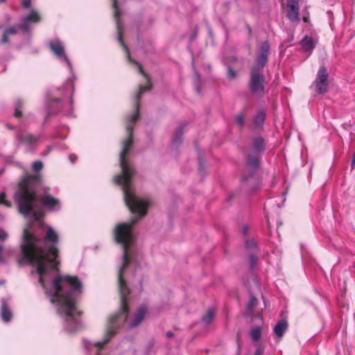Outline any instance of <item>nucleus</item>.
Masks as SVG:
<instances>
[{
	"mask_svg": "<svg viewBox=\"0 0 355 355\" xmlns=\"http://www.w3.org/2000/svg\"><path fill=\"white\" fill-rule=\"evenodd\" d=\"M308 20H309V17H303V21H304V22H307V21H308Z\"/></svg>",
	"mask_w": 355,
	"mask_h": 355,
	"instance_id": "nucleus-51",
	"label": "nucleus"
},
{
	"mask_svg": "<svg viewBox=\"0 0 355 355\" xmlns=\"http://www.w3.org/2000/svg\"><path fill=\"white\" fill-rule=\"evenodd\" d=\"M137 67L138 68L139 73L145 78V80L150 78V76L144 71V69L139 63V65H137Z\"/></svg>",
	"mask_w": 355,
	"mask_h": 355,
	"instance_id": "nucleus-34",
	"label": "nucleus"
},
{
	"mask_svg": "<svg viewBox=\"0 0 355 355\" xmlns=\"http://www.w3.org/2000/svg\"><path fill=\"white\" fill-rule=\"evenodd\" d=\"M256 242L254 240H248L245 241V247L248 249H253L256 247Z\"/></svg>",
	"mask_w": 355,
	"mask_h": 355,
	"instance_id": "nucleus-36",
	"label": "nucleus"
},
{
	"mask_svg": "<svg viewBox=\"0 0 355 355\" xmlns=\"http://www.w3.org/2000/svg\"><path fill=\"white\" fill-rule=\"evenodd\" d=\"M244 119L245 115L243 113H240L234 117L236 123L240 126H243L244 125Z\"/></svg>",
	"mask_w": 355,
	"mask_h": 355,
	"instance_id": "nucleus-31",
	"label": "nucleus"
},
{
	"mask_svg": "<svg viewBox=\"0 0 355 355\" xmlns=\"http://www.w3.org/2000/svg\"><path fill=\"white\" fill-rule=\"evenodd\" d=\"M31 0H24L22 1V6L24 8H28L31 7Z\"/></svg>",
	"mask_w": 355,
	"mask_h": 355,
	"instance_id": "nucleus-42",
	"label": "nucleus"
},
{
	"mask_svg": "<svg viewBox=\"0 0 355 355\" xmlns=\"http://www.w3.org/2000/svg\"><path fill=\"white\" fill-rule=\"evenodd\" d=\"M266 112L263 110H259L254 118L253 123L257 127L262 125L265 121Z\"/></svg>",
	"mask_w": 355,
	"mask_h": 355,
	"instance_id": "nucleus-22",
	"label": "nucleus"
},
{
	"mask_svg": "<svg viewBox=\"0 0 355 355\" xmlns=\"http://www.w3.org/2000/svg\"><path fill=\"white\" fill-rule=\"evenodd\" d=\"M257 258L255 255H251L250 257V268L252 269L257 263Z\"/></svg>",
	"mask_w": 355,
	"mask_h": 355,
	"instance_id": "nucleus-39",
	"label": "nucleus"
},
{
	"mask_svg": "<svg viewBox=\"0 0 355 355\" xmlns=\"http://www.w3.org/2000/svg\"><path fill=\"white\" fill-rule=\"evenodd\" d=\"M288 327V322L285 320H281L274 327V332L278 337H282Z\"/></svg>",
	"mask_w": 355,
	"mask_h": 355,
	"instance_id": "nucleus-19",
	"label": "nucleus"
},
{
	"mask_svg": "<svg viewBox=\"0 0 355 355\" xmlns=\"http://www.w3.org/2000/svg\"><path fill=\"white\" fill-rule=\"evenodd\" d=\"M97 355H101V354H100V352H98Z\"/></svg>",
	"mask_w": 355,
	"mask_h": 355,
	"instance_id": "nucleus-56",
	"label": "nucleus"
},
{
	"mask_svg": "<svg viewBox=\"0 0 355 355\" xmlns=\"http://www.w3.org/2000/svg\"><path fill=\"white\" fill-rule=\"evenodd\" d=\"M29 23L26 19H24L23 24L20 26L21 29L24 32H28L30 28Z\"/></svg>",
	"mask_w": 355,
	"mask_h": 355,
	"instance_id": "nucleus-33",
	"label": "nucleus"
},
{
	"mask_svg": "<svg viewBox=\"0 0 355 355\" xmlns=\"http://www.w3.org/2000/svg\"><path fill=\"white\" fill-rule=\"evenodd\" d=\"M183 134L182 127H180L175 132V137L173 138V141L175 143L179 144L182 141V136Z\"/></svg>",
	"mask_w": 355,
	"mask_h": 355,
	"instance_id": "nucleus-28",
	"label": "nucleus"
},
{
	"mask_svg": "<svg viewBox=\"0 0 355 355\" xmlns=\"http://www.w3.org/2000/svg\"><path fill=\"white\" fill-rule=\"evenodd\" d=\"M43 167V164L40 161H36L33 164V168L35 171H40Z\"/></svg>",
	"mask_w": 355,
	"mask_h": 355,
	"instance_id": "nucleus-35",
	"label": "nucleus"
},
{
	"mask_svg": "<svg viewBox=\"0 0 355 355\" xmlns=\"http://www.w3.org/2000/svg\"><path fill=\"white\" fill-rule=\"evenodd\" d=\"M199 162H200V169H202V159L200 157H199Z\"/></svg>",
	"mask_w": 355,
	"mask_h": 355,
	"instance_id": "nucleus-52",
	"label": "nucleus"
},
{
	"mask_svg": "<svg viewBox=\"0 0 355 355\" xmlns=\"http://www.w3.org/2000/svg\"><path fill=\"white\" fill-rule=\"evenodd\" d=\"M126 53H127V57H128V61L131 63V64H135L136 66L137 65H139V62L133 59H132V58L130 57V51H129V49L128 48V51H125Z\"/></svg>",
	"mask_w": 355,
	"mask_h": 355,
	"instance_id": "nucleus-40",
	"label": "nucleus"
},
{
	"mask_svg": "<svg viewBox=\"0 0 355 355\" xmlns=\"http://www.w3.org/2000/svg\"><path fill=\"white\" fill-rule=\"evenodd\" d=\"M247 232H248V227H243V234H246Z\"/></svg>",
	"mask_w": 355,
	"mask_h": 355,
	"instance_id": "nucleus-49",
	"label": "nucleus"
},
{
	"mask_svg": "<svg viewBox=\"0 0 355 355\" xmlns=\"http://www.w3.org/2000/svg\"><path fill=\"white\" fill-rule=\"evenodd\" d=\"M257 300L254 296H251L249 302L247 304V309L248 311H252V309L257 306Z\"/></svg>",
	"mask_w": 355,
	"mask_h": 355,
	"instance_id": "nucleus-29",
	"label": "nucleus"
},
{
	"mask_svg": "<svg viewBox=\"0 0 355 355\" xmlns=\"http://www.w3.org/2000/svg\"><path fill=\"white\" fill-rule=\"evenodd\" d=\"M214 315L215 311L214 309H209L203 316L202 321L206 324H209L214 317Z\"/></svg>",
	"mask_w": 355,
	"mask_h": 355,
	"instance_id": "nucleus-26",
	"label": "nucleus"
},
{
	"mask_svg": "<svg viewBox=\"0 0 355 355\" xmlns=\"http://www.w3.org/2000/svg\"><path fill=\"white\" fill-rule=\"evenodd\" d=\"M83 283L78 276L58 275L51 282L53 292L50 302L58 303L64 311V320L67 323L76 324L75 315L80 316L81 311L77 310L75 294L83 291Z\"/></svg>",
	"mask_w": 355,
	"mask_h": 355,
	"instance_id": "nucleus-3",
	"label": "nucleus"
},
{
	"mask_svg": "<svg viewBox=\"0 0 355 355\" xmlns=\"http://www.w3.org/2000/svg\"><path fill=\"white\" fill-rule=\"evenodd\" d=\"M329 73L324 66H321L316 75L313 85L315 87V92L318 94H325L329 90Z\"/></svg>",
	"mask_w": 355,
	"mask_h": 355,
	"instance_id": "nucleus-8",
	"label": "nucleus"
},
{
	"mask_svg": "<svg viewBox=\"0 0 355 355\" xmlns=\"http://www.w3.org/2000/svg\"><path fill=\"white\" fill-rule=\"evenodd\" d=\"M260 154L250 151L248 155V166L251 167L253 172L248 177L242 178V184L244 187L250 191H254L259 186V181L257 177L254 175V171L259 166Z\"/></svg>",
	"mask_w": 355,
	"mask_h": 355,
	"instance_id": "nucleus-6",
	"label": "nucleus"
},
{
	"mask_svg": "<svg viewBox=\"0 0 355 355\" xmlns=\"http://www.w3.org/2000/svg\"><path fill=\"white\" fill-rule=\"evenodd\" d=\"M7 128L9 129V130H13L15 128L14 126L11 125H7Z\"/></svg>",
	"mask_w": 355,
	"mask_h": 355,
	"instance_id": "nucleus-50",
	"label": "nucleus"
},
{
	"mask_svg": "<svg viewBox=\"0 0 355 355\" xmlns=\"http://www.w3.org/2000/svg\"><path fill=\"white\" fill-rule=\"evenodd\" d=\"M25 19L29 22L37 23L40 21L41 17L37 11L32 10Z\"/></svg>",
	"mask_w": 355,
	"mask_h": 355,
	"instance_id": "nucleus-25",
	"label": "nucleus"
},
{
	"mask_svg": "<svg viewBox=\"0 0 355 355\" xmlns=\"http://www.w3.org/2000/svg\"><path fill=\"white\" fill-rule=\"evenodd\" d=\"M287 17L291 21H299V0H288Z\"/></svg>",
	"mask_w": 355,
	"mask_h": 355,
	"instance_id": "nucleus-12",
	"label": "nucleus"
},
{
	"mask_svg": "<svg viewBox=\"0 0 355 355\" xmlns=\"http://www.w3.org/2000/svg\"><path fill=\"white\" fill-rule=\"evenodd\" d=\"M135 113L133 114L130 118V121L135 123L136 122L139 118V109H140V104L135 103Z\"/></svg>",
	"mask_w": 355,
	"mask_h": 355,
	"instance_id": "nucleus-27",
	"label": "nucleus"
},
{
	"mask_svg": "<svg viewBox=\"0 0 355 355\" xmlns=\"http://www.w3.org/2000/svg\"><path fill=\"white\" fill-rule=\"evenodd\" d=\"M2 251H3V246L0 245V262H1L3 261V259L1 257Z\"/></svg>",
	"mask_w": 355,
	"mask_h": 355,
	"instance_id": "nucleus-47",
	"label": "nucleus"
},
{
	"mask_svg": "<svg viewBox=\"0 0 355 355\" xmlns=\"http://www.w3.org/2000/svg\"><path fill=\"white\" fill-rule=\"evenodd\" d=\"M38 202H40L44 207L51 211H58L61 207L60 200L50 194H45L41 197L38 196Z\"/></svg>",
	"mask_w": 355,
	"mask_h": 355,
	"instance_id": "nucleus-10",
	"label": "nucleus"
},
{
	"mask_svg": "<svg viewBox=\"0 0 355 355\" xmlns=\"http://www.w3.org/2000/svg\"><path fill=\"white\" fill-rule=\"evenodd\" d=\"M139 219L138 216H135L129 223L118 224L114 230L115 241L116 243L122 245L123 250V262L118 275L121 305L119 311L109 318L110 327L106 331L105 338L102 341H98L96 343V346L99 349L103 348L110 340L116 334V328L124 324L128 317L129 306L128 304V297L130 295V289L123 278V272L130 263L128 251L135 240L132 234V227L138 222Z\"/></svg>",
	"mask_w": 355,
	"mask_h": 355,
	"instance_id": "nucleus-1",
	"label": "nucleus"
},
{
	"mask_svg": "<svg viewBox=\"0 0 355 355\" xmlns=\"http://www.w3.org/2000/svg\"><path fill=\"white\" fill-rule=\"evenodd\" d=\"M196 80H197L198 81H199V80H200V75H199V74L196 73Z\"/></svg>",
	"mask_w": 355,
	"mask_h": 355,
	"instance_id": "nucleus-53",
	"label": "nucleus"
},
{
	"mask_svg": "<svg viewBox=\"0 0 355 355\" xmlns=\"http://www.w3.org/2000/svg\"><path fill=\"white\" fill-rule=\"evenodd\" d=\"M49 46L53 53L59 58H63L69 65L70 62L64 53V49L62 44L59 40H53L49 42Z\"/></svg>",
	"mask_w": 355,
	"mask_h": 355,
	"instance_id": "nucleus-13",
	"label": "nucleus"
},
{
	"mask_svg": "<svg viewBox=\"0 0 355 355\" xmlns=\"http://www.w3.org/2000/svg\"><path fill=\"white\" fill-rule=\"evenodd\" d=\"M0 205H3L6 207H11V202L6 199L5 193H0Z\"/></svg>",
	"mask_w": 355,
	"mask_h": 355,
	"instance_id": "nucleus-30",
	"label": "nucleus"
},
{
	"mask_svg": "<svg viewBox=\"0 0 355 355\" xmlns=\"http://www.w3.org/2000/svg\"><path fill=\"white\" fill-rule=\"evenodd\" d=\"M76 158H77L76 156L74 155H69V159H70L71 163H74L76 159Z\"/></svg>",
	"mask_w": 355,
	"mask_h": 355,
	"instance_id": "nucleus-44",
	"label": "nucleus"
},
{
	"mask_svg": "<svg viewBox=\"0 0 355 355\" xmlns=\"http://www.w3.org/2000/svg\"><path fill=\"white\" fill-rule=\"evenodd\" d=\"M8 238V234L5 230L0 229V241H5Z\"/></svg>",
	"mask_w": 355,
	"mask_h": 355,
	"instance_id": "nucleus-41",
	"label": "nucleus"
},
{
	"mask_svg": "<svg viewBox=\"0 0 355 355\" xmlns=\"http://www.w3.org/2000/svg\"><path fill=\"white\" fill-rule=\"evenodd\" d=\"M304 51H311L314 49L313 40L311 37L305 36L301 41Z\"/></svg>",
	"mask_w": 355,
	"mask_h": 355,
	"instance_id": "nucleus-21",
	"label": "nucleus"
},
{
	"mask_svg": "<svg viewBox=\"0 0 355 355\" xmlns=\"http://www.w3.org/2000/svg\"><path fill=\"white\" fill-rule=\"evenodd\" d=\"M40 182V175H28L18 183L17 189L14 194V200L17 205L19 212L24 216L32 214L37 221L44 217L42 210L35 209L38 202L36 188Z\"/></svg>",
	"mask_w": 355,
	"mask_h": 355,
	"instance_id": "nucleus-5",
	"label": "nucleus"
},
{
	"mask_svg": "<svg viewBox=\"0 0 355 355\" xmlns=\"http://www.w3.org/2000/svg\"><path fill=\"white\" fill-rule=\"evenodd\" d=\"M24 107V102L21 99H17L15 103V114L14 116L16 118H21L23 116L22 108Z\"/></svg>",
	"mask_w": 355,
	"mask_h": 355,
	"instance_id": "nucleus-23",
	"label": "nucleus"
},
{
	"mask_svg": "<svg viewBox=\"0 0 355 355\" xmlns=\"http://www.w3.org/2000/svg\"><path fill=\"white\" fill-rule=\"evenodd\" d=\"M127 131L128 137L123 141V148L120 153V166L122 173L114 178V182L122 186L125 204L130 211L139 218L146 214L149 202L146 200L137 196L131 191V179L134 170L128 164L125 157L132 145L133 128L131 125H128Z\"/></svg>",
	"mask_w": 355,
	"mask_h": 355,
	"instance_id": "nucleus-4",
	"label": "nucleus"
},
{
	"mask_svg": "<svg viewBox=\"0 0 355 355\" xmlns=\"http://www.w3.org/2000/svg\"><path fill=\"white\" fill-rule=\"evenodd\" d=\"M352 167L355 166V151H354V154L353 155V159H352Z\"/></svg>",
	"mask_w": 355,
	"mask_h": 355,
	"instance_id": "nucleus-46",
	"label": "nucleus"
},
{
	"mask_svg": "<svg viewBox=\"0 0 355 355\" xmlns=\"http://www.w3.org/2000/svg\"><path fill=\"white\" fill-rule=\"evenodd\" d=\"M44 239L46 243H50L51 244L46 249L42 248L45 252H46L47 249L51 246H55L57 248L55 245L58 243L59 238L58 234L55 232L53 227H49L47 228Z\"/></svg>",
	"mask_w": 355,
	"mask_h": 355,
	"instance_id": "nucleus-14",
	"label": "nucleus"
},
{
	"mask_svg": "<svg viewBox=\"0 0 355 355\" xmlns=\"http://www.w3.org/2000/svg\"><path fill=\"white\" fill-rule=\"evenodd\" d=\"M6 0H0V3H3L5 2Z\"/></svg>",
	"mask_w": 355,
	"mask_h": 355,
	"instance_id": "nucleus-55",
	"label": "nucleus"
},
{
	"mask_svg": "<svg viewBox=\"0 0 355 355\" xmlns=\"http://www.w3.org/2000/svg\"><path fill=\"white\" fill-rule=\"evenodd\" d=\"M261 336V329L260 327L252 328L250 331V336L253 341H258Z\"/></svg>",
	"mask_w": 355,
	"mask_h": 355,
	"instance_id": "nucleus-24",
	"label": "nucleus"
},
{
	"mask_svg": "<svg viewBox=\"0 0 355 355\" xmlns=\"http://www.w3.org/2000/svg\"><path fill=\"white\" fill-rule=\"evenodd\" d=\"M118 40H119V43L121 44V45L122 46V47L123 48V49L125 51H128V46H126V44L124 43L123 42V35H122V33L121 32H119V35H118Z\"/></svg>",
	"mask_w": 355,
	"mask_h": 355,
	"instance_id": "nucleus-38",
	"label": "nucleus"
},
{
	"mask_svg": "<svg viewBox=\"0 0 355 355\" xmlns=\"http://www.w3.org/2000/svg\"><path fill=\"white\" fill-rule=\"evenodd\" d=\"M236 76V72L232 69L231 67H228L227 69V77L230 79H234Z\"/></svg>",
	"mask_w": 355,
	"mask_h": 355,
	"instance_id": "nucleus-37",
	"label": "nucleus"
},
{
	"mask_svg": "<svg viewBox=\"0 0 355 355\" xmlns=\"http://www.w3.org/2000/svg\"><path fill=\"white\" fill-rule=\"evenodd\" d=\"M265 148L264 139L261 137H256L252 140V148L250 151L260 154L265 150Z\"/></svg>",
	"mask_w": 355,
	"mask_h": 355,
	"instance_id": "nucleus-16",
	"label": "nucleus"
},
{
	"mask_svg": "<svg viewBox=\"0 0 355 355\" xmlns=\"http://www.w3.org/2000/svg\"><path fill=\"white\" fill-rule=\"evenodd\" d=\"M39 135H35L30 132L21 131L17 133V139L23 145L33 147L40 139Z\"/></svg>",
	"mask_w": 355,
	"mask_h": 355,
	"instance_id": "nucleus-11",
	"label": "nucleus"
},
{
	"mask_svg": "<svg viewBox=\"0 0 355 355\" xmlns=\"http://www.w3.org/2000/svg\"><path fill=\"white\" fill-rule=\"evenodd\" d=\"M1 319L6 322H9L12 317V313L8 309L7 302L5 300H1Z\"/></svg>",
	"mask_w": 355,
	"mask_h": 355,
	"instance_id": "nucleus-17",
	"label": "nucleus"
},
{
	"mask_svg": "<svg viewBox=\"0 0 355 355\" xmlns=\"http://www.w3.org/2000/svg\"><path fill=\"white\" fill-rule=\"evenodd\" d=\"M60 99H59V98H56V99H55V100L53 101V102L57 103H60Z\"/></svg>",
	"mask_w": 355,
	"mask_h": 355,
	"instance_id": "nucleus-54",
	"label": "nucleus"
},
{
	"mask_svg": "<svg viewBox=\"0 0 355 355\" xmlns=\"http://www.w3.org/2000/svg\"><path fill=\"white\" fill-rule=\"evenodd\" d=\"M113 1V8H114V16L115 19H118L119 18L120 12L119 10V7L117 6V1L116 0H112Z\"/></svg>",
	"mask_w": 355,
	"mask_h": 355,
	"instance_id": "nucleus-32",
	"label": "nucleus"
},
{
	"mask_svg": "<svg viewBox=\"0 0 355 355\" xmlns=\"http://www.w3.org/2000/svg\"><path fill=\"white\" fill-rule=\"evenodd\" d=\"M17 33V30L14 26L8 27L3 33L2 38L1 42L2 44H6L9 41V37L11 35H15Z\"/></svg>",
	"mask_w": 355,
	"mask_h": 355,
	"instance_id": "nucleus-20",
	"label": "nucleus"
},
{
	"mask_svg": "<svg viewBox=\"0 0 355 355\" xmlns=\"http://www.w3.org/2000/svg\"><path fill=\"white\" fill-rule=\"evenodd\" d=\"M263 349L261 348V347H257L254 354V355H263Z\"/></svg>",
	"mask_w": 355,
	"mask_h": 355,
	"instance_id": "nucleus-43",
	"label": "nucleus"
},
{
	"mask_svg": "<svg viewBox=\"0 0 355 355\" xmlns=\"http://www.w3.org/2000/svg\"><path fill=\"white\" fill-rule=\"evenodd\" d=\"M250 80L248 88L255 96H261L264 93L265 76L262 70L251 69L250 70Z\"/></svg>",
	"mask_w": 355,
	"mask_h": 355,
	"instance_id": "nucleus-7",
	"label": "nucleus"
},
{
	"mask_svg": "<svg viewBox=\"0 0 355 355\" xmlns=\"http://www.w3.org/2000/svg\"><path fill=\"white\" fill-rule=\"evenodd\" d=\"M166 336L167 338H172L173 336V334L172 331H168L166 332Z\"/></svg>",
	"mask_w": 355,
	"mask_h": 355,
	"instance_id": "nucleus-45",
	"label": "nucleus"
},
{
	"mask_svg": "<svg viewBox=\"0 0 355 355\" xmlns=\"http://www.w3.org/2000/svg\"><path fill=\"white\" fill-rule=\"evenodd\" d=\"M269 50L270 44L268 42H263L259 46L256 58V62L251 67V69H256L263 71L264 67L268 63Z\"/></svg>",
	"mask_w": 355,
	"mask_h": 355,
	"instance_id": "nucleus-9",
	"label": "nucleus"
},
{
	"mask_svg": "<svg viewBox=\"0 0 355 355\" xmlns=\"http://www.w3.org/2000/svg\"><path fill=\"white\" fill-rule=\"evenodd\" d=\"M147 312L144 306H140L134 315L132 322L130 324V327L133 328L138 326L144 320Z\"/></svg>",
	"mask_w": 355,
	"mask_h": 355,
	"instance_id": "nucleus-15",
	"label": "nucleus"
},
{
	"mask_svg": "<svg viewBox=\"0 0 355 355\" xmlns=\"http://www.w3.org/2000/svg\"><path fill=\"white\" fill-rule=\"evenodd\" d=\"M40 239L34 234L25 229L23 232V242L21 245V251L23 258L18 260L19 265L23 260H26L32 266H36V272L40 275L39 282L42 288H45L44 276L47 272V264L52 270H58L60 262L57 260L59 256L58 248L51 246L45 252L39 246Z\"/></svg>",
	"mask_w": 355,
	"mask_h": 355,
	"instance_id": "nucleus-2",
	"label": "nucleus"
},
{
	"mask_svg": "<svg viewBox=\"0 0 355 355\" xmlns=\"http://www.w3.org/2000/svg\"><path fill=\"white\" fill-rule=\"evenodd\" d=\"M146 85H144V86L139 85V90H138L137 94L135 95V103L140 104L142 94L145 92L150 91L152 89V83H151L150 78L146 79Z\"/></svg>",
	"mask_w": 355,
	"mask_h": 355,
	"instance_id": "nucleus-18",
	"label": "nucleus"
},
{
	"mask_svg": "<svg viewBox=\"0 0 355 355\" xmlns=\"http://www.w3.org/2000/svg\"><path fill=\"white\" fill-rule=\"evenodd\" d=\"M58 313L60 314V315H62L63 314V311L62 310L60 309H58V311H57Z\"/></svg>",
	"mask_w": 355,
	"mask_h": 355,
	"instance_id": "nucleus-48",
	"label": "nucleus"
}]
</instances>
